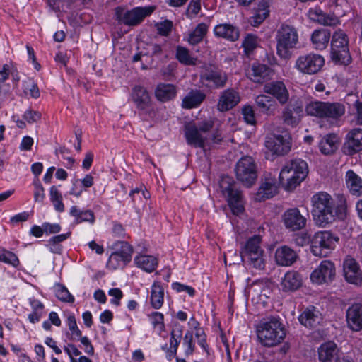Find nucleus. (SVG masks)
Wrapping results in <instances>:
<instances>
[{
    "mask_svg": "<svg viewBox=\"0 0 362 362\" xmlns=\"http://www.w3.org/2000/svg\"><path fill=\"white\" fill-rule=\"evenodd\" d=\"M272 69L267 65L262 64H253L247 70V76L255 83H263L267 80L272 74Z\"/></svg>",
    "mask_w": 362,
    "mask_h": 362,
    "instance_id": "nucleus-30",
    "label": "nucleus"
},
{
    "mask_svg": "<svg viewBox=\"0 0 362 362\" xmlns=\"http://www.w3.org/2000/svg\"><path fill=\"white\" fill-rule=\"evenodd\" d=\"M56 297L61 301L66 303H74V298L69 293L68 289L60 284H57L54 286Z\"/></svg>",
    "mask_w": 362,
    "mask_h": 362,
    "instance_id": "nucleus-47",
    "label": "nucleus"
},
{
    "mask_svg": "<svg viewBox=\"0 0 362 362\" xmlns=\"http://www.w3.org/2000/svg\"><path fill=\"white\" fill-rule=\"evenodd\" d=\"M242 114L244 120L249 124H255L256 123L254 110L251 106H245L242 110Z\"/></svg>",
    "mask_w": 362,
    "mask_h": 362,
    "instance_id": "nucleus-57",
    "label": "nucleus"
},
{
    "mask_svg": "<svg viewBox=\"0 0 362 362\" xmlns=\"http://www.w3.org/2000/svg\"><path fill=\"white\" fill-rule=\"evenodd\" d=\"M346 320L352 330L359 331L362 329V304L355 303L347 309Z\"/></svg>",
    "mask_w": 362,
    "mask_h": 362,
    "instance_id": "nucleus-27",
    "label": "nucleus"
},
{
    "mask_svg": "<svg viewBox=\"0 0 362 362\" xmlns=\"http://www.w3.org/2000/svg\"><path fill=\"white\" fill-rule=\"evenodd\" d=\"M131 95L138 109L144 110L150 107L151 104V97L145 88L141 86H136L132 89Z\"/></svg>",
    "mask_w": 362,
    "mask_h": 362,
    "instance_id": "nucleus-28",
    "label": "nucleus"
},
{
    "mask_svg": "<svg viewBox=\"0 0 362 362\" xmlns=\"http://www.w3.org/2000/svg\"><path fill=\"white\" fill-rule=\"evenodd\" d=\"M347 35L341 30L336 31L331 42V59L337 64L347 65L351 62Z\"/></svg>",
    "mask_w": 362,
    "mask_h": 362,
    "instance_id": "nucleus-8",
    "label": "nucleus"
},
{
    "mask_svg": "<svg viewBox=\"0 0 362 362\" xmlns=\"http://www.w3.org/2000/svg\"><path fill=\"white\" fill-rule=\"evenodd\" d=\"M81 342L84 346V351L88 356H93L94 354V348L92 346L90 341L87 337H81Z\"/></svg>",
    "mask_w": 362,
    "mask_h": 362,
    "instance_id": "nucleus-63",
    "label": "nucleus"
},
{
    "mask_svg": "<svg viewBox=\"0 0 362 362\" xmlns=\"http://www.w3.org/2000/svg\"><path fill=\"white\" fill-rule=\"evenodd\" d=\"M346 185L351 194L359 197L362 194V180L352 170L346 173Z\"/></svg>",
    "mask_w": 362,
    "mask_h": 362,
    "instance_id": "nucleus-35",
    "label": "nucleus"
},
{
    "mask_svg": "<svg viewBox=\"0 0 362 362\" xmlns=\"http://www.w3.org/2000/svg\"><path fill=\"white\" fill-rule=\"evenodd\" d=\"M34 199L35 202H42L45 197V189L39 180L34 181Z\"/></svg>",
    "mask_w": 362,
    "mask_h": 362,
    "instance_id": "nucleus-56",
    "label": "nucleus"
},
{
    "mask_svg": "<svg viewBox=\"0 0 362 362\" xmlns=\"http://www.w3.org/2000/svg\"><path fill=\"white\" fill-rule=\"evenodd\" d=\"M185 136L187 144L194 147L203 148L207 140L194 123H189L185 125Z\"/></svg>",
    "mask_w": 362,
    "mask_h": 362,
    "instance_id": "nucleus-23",
    "label": "nucleus"
},
{
    "mask_svg": "<svg viewBox=\"0 0 362 362\" xmlns=\"http://www.w3.org/2000/svg\"><path fill=\"white\" fill-rule=\"evenodd\" d=\"M108 294L110 296H112L115 298V299L111 300V303L116 305H118L119 304V300L123 296L122 291L118 288H111L109 290Z\"/></svg>",
    "mask_w": 362,
    "mask_h": 362,
    "instance_id": "nucleus-62",
    "label": "nucleus"
},
{
    "mask_svg": "<svg viewBox=\"0 0 362 362\" xmlns=\"http://www.w3.org/2000/svg\"><path fill=\"white\" fill-rule=\"evenodd\" d=\"M257 334L264 346L272 347L281 344L286 333L279 317H271L259 322L257 327Z\"/></svg>",
    "mask_w": 362,
    "mask_h": 362,
    "instance_id": "nucleus-2",
    "label": "nucleus"
},
{
    "mask_svg": "<svg viewBox=\"0 0 362 362\" xmlns=\"http://www.w3.org/2000/svg\"><path fill=\"white\" fill-rule=\"evenodd\" d=\"M303 115V108L298 103H289L283 110L281 119L288 126L296 127L301 121Z\"/></svg>",
    "mask_w": 362,
    "mask_h": 362,
    "instance_id": "nucleus-19",
    "label": "nucleus"
},
{
    "mask_svg": "<svg viewBox=\"0 0 362 362\" xmlns=\"http://www.w3.org/2000/svg\"><path fill=\"white\" fill-rule=\"evenodd\" d=\"M269 15V4L264 0L259 2L255 8L254 15L250 18V23L253 27H258Z\"/></svg>",
    "mask_w": 362,
    "mask_h": 362,
    "instance_id": "nucleus-33",
    "label": "nucleus"
},
{
    "mask_svg": "<svg viewBox=\"0 0 362 362\" xmlns=\"http://www.w3.org/2000/svg\"><path fill=\"white\" fill-rule=\"evenodd\" d=\"M164 290L158 282L153 283L151 292V304L154 309H159L163 304Z\"/></svg>",
    "mask_w": 362,
    "mask_h": 362,
    "instance_id": "nucleus-42",
    "label": "nucleus"
},
{
    "mask_svg": "<svg viewBox=\"0 0 362 362\" xmlns=\"http://www.w3.org/2000/svg\"><path fill=\"white\" fill-rule=\"evenodd\" d=\"M24 91L26 94H29L33 98L40 97V90L36 83L33 81L28 80L24 82Z\"/></svg>",
    "mask_w": 362,
    "mask_h": 362,
    "instance_id": "nucleus-52",
    "label": "nucleus"
},
{
    "mask_svg": "<svg viewBox=\"0 0 362 362\" xmlns=\"http://www.w3.org/2000/svg\"><path fill=\"white\" fill-rule=\"evenodd\" d=\"M42 115L40 112L31 109L27 110L23 115V119L28 123L32 124L40 120Z\"/></svg>",
    "mask_w": 362,
    "mask_h": 362,
    "instance_id": "nucleus-53",
    "label": "nucleus"
},
{
    "mask_svg": "<svg viewBox=\"0 0 362 362\" xmlns=\"http://www.w3.org/2000/svg\"><path fill=\"white\" fill-rule=\"evenodd\" d=\"M158 33L163 36H168L173 28V23L169 20H165L156 25Z\"/></svg>",
    "mask_w": 362,
    "mask_h": 362,
    "instance_id": "nucleus-54",
    "label": "nucleus"
},
{
    "mask_svg": "<svg viewBox=\"0 0 362 362\" xmlns=\"http://www.w3.org/2000/svg\"><path fill=\"white\" fill-rule=\"evenodd\" d=\"M338 147V137L336 134H330L325 136L319 143L322 153L329 155L334 153Z\"/></svg>",
    "mask_w": 362,
    "mask_h": 362,
    "instance_id": "nucleus-40",
    "label": "nucleus"
},
{
    "mask_svg": "<svg viewBox=\"0 0 362 362\" xmlns=\"http://www.w3.org/2000/svg\"><path fill=\"white\" fill-rule=\"evenodd\" d=\"M172 287L174 290L177 291V292H187L190 296H194L195 294V290L192 287L182 284L178 282L173 283L172 284Z\"/></svg>",
    "mask_w": 362,
    "mask_h": 362,
    "instance_id": "nucleus-61",
    "label": "nucleus"
},
{
    "mask_svg": "<svg viewBox=\"0 0 362 362\" xmlns=\"http://www.w3.org/2000/svg\"><path fill=\"white\" fill-rule=\"evenodd\" d=\"M50 200L54 205V209L58 212L64 211V204L62 202V195L54 185L52 186L49 189Z\"/></svg>",
    "mask_w": 362,
    "mask_h": 362,
    "instance_id": "nucleus-46",
    "label": "nucleus"
},
{
    "mask_svg": "<svg viewBox=\"0 0 362 362\" xmlns=\"http://www.w3.org/2000/svg\"><path fill=\"white\" fill-rule=\"evenodd\" d=\"M264 146L273 155L284 156L291 151V136L288 134H269L265 137Z\"/></svg>",
    "mask_w": 362,
    "mask_h": 362,
    "instance_id": "nucleus-12",
    "label": "nucleus"
},
{
    "mask_svg": "<svg viewBox=\"0 0 362 362\" xmlns=\"http://www.w3.org/2000/svg\"><path fill=\"white\" fill-rule=\"evenodd\" d=\"M42 227H44L45 233L47 234L57 233L61 230V226L58 223H44Z\"/></svg>",
    "mask_w": 362,
    "mask_h": 362,
    "instance_id": "nucleus-64",
    "label": "nucleus"
},
{
    "mask_svg": "<svg viewBox=\"0 0 362 362\" xmlns=\"http://www.w3.org/2000/svg\"><path fill=\"white\" fill-rule=\"evenodd\" d=\"M200 9L201 0H191L186 11V15L189 18H192L199 12Z\"/></svg>",
    "mask_w": 362,
    "mask_h": 362,
    "instance_id": "nucleus-55",
    "label": "nucleus"
},
{
    "mask_svg": "<svg viewBox=\"0 0 362 362\" xmlns=\"http://www.w3.org/2000/svg\"><path fill=\"white\" fill-rule=\"evenodd\" d=\"M342 150L346 155L349 156H352L362 150L361 129H354L346 134Z\"/></svg>",
    "mask_w": 362,
    "mask_h": 362,
    "instance_id": "nucleus-17",
    "label": "nucleus"
},
{
    "mask_svg": "<svg viewBox=\"0 0 362 362\" xmlns=\"http://www.w3.org/2000/svg\"><path fill=\"white\" fill-rule=\"evenodd\" d=\"M0 262L17 267L19 265L18 257L12 252L1 249L0 250Z\"/></svg>",
    "mask_w": 362,
    "mask_h": 362,
    "instance_id": "nucleus-50",
    "label": "nucleus"
},
{
    "mask_svg": "<svg viewBox=\"0 0 362 362\" xmlns=\"http://www.w3.org/2000/svg\"><path fill=\"white\" fill-rule=\"evenodd\" d=\"M338 240L329 231L317 232L311 239V252L315 256L326 257L334 248Z\"/></svg>",
    "mask_w": 362,
    "mask_h": 362,
    "instance_id": "nucleus-11",
    "label": "nucleus"
},
{
    "mask_svg": "<svg viewBox=\"0 0 362 362\" xmlns=\"http://www.w3.org/2000/svg\"><path fill=\"white\" fill-rule=\"evenodd\" d=\"M335 274L334 264L329 260H323L310 274V280L317 285L327 284L333 280Z\"/></svg>",
    "mask_w": 362,
    "mask_h": 362,
    "instance_id": "nucleus-14",
    "label": "nucleus"
},
{
    "mask_svg": "<svg viewBox=\"0 0 362 362\" xmlns=\"http://www.w3.org/2000/svg\"><path fill=\"white\" fill-rule=\"evenodd\" d=\"M176 59L182 64L185 65H195L197 59L192 57L187 48L182 46L176 47Z\"/></svg>",
    "mask_w": 362,
    "mask_h": 362,
    "instance_id": "nucleus-45",
    "label": "nucleus"
},
{
    "mask_svg": "<svg viewBox=\"0 0 362 362\" xmlns=\"http://www.w3.org/2000/svg\"><path fill=\"white\" fill-rule=\"evenodd\" d=\"M264 91L274 97L281 105L286 104L289 100V92L282 81H272L266 83L264 86Z\"/></svg>",
    "mask_w": 362,
    "mask_h": 362,
    "instance_id": "nucleus-20",
    "label": "nucleus"
},
{
    "mask_svg": "<svg viewBox=\"0 0 362 362\" xmlns=\"http://www.w3.org/2000/svg\"><path fill=\"white\" fill-rule=\"evenodd\" d=\"M278 182L272 174H265L258 189L257 199L259 201L273 197L278 192Z\"/></svg>",
    "mask_w": 362,
    "mask_h": 362,
    "instance_id": "nucleus-18",
    "label": "nucleus"
},
{
    "mask_svg": "<svg viewBox=\"0 0 362 362\" xmlns=\"http://www.w3.org/2000/svg\"><path fill=\"white\" fill-rule=\"evenodd\" d=\"M308 173L307 163L302 159H293L281 169L279 182L286 191H291L305 180Z\"/></svg>",
    "mask_w": 362,
    "mask_h": 362,
    "instance_id": "nucleus-3",
    "label": "nucleus"
},
{
    "mask_svg": "<svg viewBox=\"0 0 362 362\" xmlns=\"http://www.w3.org/2000/svg\"><path fill=\"white\" fill-rule=\"evenodd\" d=\"M116 246H119L120 247L112 255V257H120L124 262H130L133 252L132 246L124 241L117 243Z\"/></svg>",
    "mask_w": 362,
    "mask_h": 362,
    "instance_id": "nucleus-44",
    "label": "nucleus"
},
{
    "mask_svg": "<svg viewBox=\"0 0 362 362\" xmlns=\"http://www.w3.org/2000/svg\"><path fill=\"white\" fill-rule=\"evenodd\" d=\"M214 33L216 37L224 38L231 42L238 40L240 37L238 28L229 23H222L216 25L214 28Z\"/></svg>",
    "mask_w": 362,
    "mask_h": 362,
    "instance_id": "nucleus-29",
    "label": "nucleus"
},
{
    "mask_svg": "<svg viewBox=\"0 0 362 362\" xmlns=\"http://www.w3.org/2000/svg\"><path fill=\"white\" fill-rule=\"evenodd\" d=\"M276 40L277 54L281 58L288 59L291 57L289 50L298 43L297 30L293 26L283 24L276 32Z\"/></svg>",
    "mask_w": 362,
    "mask_h": 362,
    "instance_id": "nucleus-6",
    "label": "nucleus"
},
{
    "mask_svg": "<svg viewBox=\"0 0 362 362\" xmlns=\"http://www.w3.org/2000/svg\"><path fill=\"white\" fill-rule=\"evenodd\" d=\"M154 10L155 7L152 6L136 7L132 10L117 7L115 8V16L119 23L128 26H136L150 16Z\"/></svg>",
    "mask_w": 362,
    "mask_h": 362,
    "instance_id": "nucleus-9",
    "label": "nucleus"
},
{
    "mask_svg": "<svg viewBox=\"0 0 362 362\" xmlns=\"http://www.w3.org/2000/svg\"><path fill=\"white\" fill-rule=\"evenodd\" d=\"M67 324L69 329L72 332V334H76L78 337H81L82 332L78 328L76 320L74 315H69L67 318Z\"/></svg>",
    "mask_w": 362,
    "mask_h": 362,
    "instance_id": "nucleus-59",
    "label": "nucleus"
},
{
    "mask_svg": "<svg viewBox=\"0 0 362 362\" xmlns=\"http://www.w3.org/2000/svg\"><path fill=\"white\" fill-rule=\"evenodd\" d=\"M240 100L239 93L233 88H228L221 93L217 109L221 112L228 111L236 106Z\"/></svg>",
    "mask_w": 362,
    "mask_h": 362,
    "instance_id": "nucleus-22",
    "label": "nucleus"
},
{
    "mask_svg": "<svg viewBox=\"0 0 362 362\" xmlns=\"http://www.w3.org/2000/svg\"><path fill=\"white\" fill-rule=\"evenodd\" d=\"M205 98L206 95L200 90H192L182 99V107L185 109L195 108L200 105Z\"/></svg>",
    "mask_w": 362,
    "mask_h": 362,
    "instance_id": "nucleus-32",
    "label": "nucleus"
},
{
    "mask_svg": "<svg viewBox=\"0 0 362 362\" xmlns=\"http://www.w3.org/2000/svg\"><path fill=\"white\" fill-rule=\"evenodd\" d=\"M298 257L297 252L286 245L278 247L275 252V260L280 266H291L296 262Z\"/></svg>",
    "mask_w": 362,
    "mask_h": 362,
    "instance_id": "nucleus-24",
    "label": "nucleus"
},
{
    "mask_svg": "<svg viewBox=\"0 0 362 362\" xmlns=\"http://www.w3.org/2000/svg\"><path fill=\"white\" fill-rule=\"evenodd\" d=\"M193 334L191 332L188 331L186 332L183 344L187 346L185 352L187 354H192L194 351V345L193 344Z\"/></svg>",
    "mask_w": 362,
    "mask_h": 362,
    "instance_id": "nucleus-60",
    "label": "nucleus"
},
{
    "mask_svg": "<svg viewBox=\"0 0 362 362\" xmlns=\"http://www.w3.org/2000/svg\"><path fill=\"white\" fill-rule=\"evenodd\" d=\"M340 356L337 344L332 341L322 344L318 348V358L321 362H335Z\"/></svg>",
    "mask_w": 362,
    "mask_h": 362,
    "instance_id": "nucleus-26",
    "label": "nucleus"
},
{
    "mask_svg": "<svg viewBox=\"0 0 362 362\" xmlns=\"http://www.w3.org/2000/svg\"><path fill=\"white\" fill-rule=\"evenodd\" d=\"M283 223L286 228L291 231H296L305 227L307 219L298 208H291L285 211L282 216Z\"/></svg>",
    "mask_w": 362,
    "mask_h": 362,
    "instance_id": "nucleus-15",
    "label": "nucleus"
},
{
    "mask_svg": "<svg viewBox=\"0 0 362 362\" xmlns=\"http://www.w3.org/2000/svg\"><path fill=\"white\" fill-rule=\"evenodd\" d=\"M257 37L252 34H247L243 42L244 52L247 57L253 52L254 49L257 47Z\"/></svg>",
    "mask_w": 362,
    "mask_h": 362,
    "instance_id": "nucleus-48",
    "label": "nucleus"
},
{
    "mask_svg": "<svg viewBox=\"0 0 362 362\" xmlns=\"http://www.w3.org/2000/svg\"><path fill=\"white\" fill-rule=\"evenodd\" d=\"M195 337L197 339L199 345L209 354L208 345L206 343V336L204 330L201 328H198L196 330Z\"/></svg>",
    "mask_w": 362,
    "mask_h": 362,
    "instance_id": "nucleus-58",
    "label": "nucleus"
},
{
    "mask_svg": "<svg viewBox=\"0 0 362 362\" xmlns=\"http://www.w3.org/2000/svg\"><path fill=\"white\" fill-rule=\"evenodd\" d=\"M312 214L316 224L325 227L332 223L337 218L344 219L346 216V207L337 204L330 194L325 192L315 193L311 198Z\"/></svg>",
    "mask_w": 362,
    "mask_h": 362,
    "instance_id": "nucleus-1",
    "label": "nucleus"
},
{
    "mask_svg": "<svg viewBox=\"0 0 362 362\" xmlns=\"http://www.w3.org/2000/svg\"><path fill=\"white\" fill-rule=\"evenodd\" d=\"M182 331L178 330H173L171 332V337L170 339V356H173L175 355L180 341L179 339L181 338Z\"/></svg>",
    "mask_w": 362,
    "mask_h": 362,
    "instance_id": "nucleus-51",
    "label": "nucleus"
},
{
    "mask_svg": "<svg viewBox=\"0 0 362 362\" xmlns=\"http://www.w3.org/2000/svg\"><path fill=\"white\" fill-rule=\"evenodd\" d=\"M255 104L259 111L267 115H274L276 108V103L270 96L266 95H257Z\"/></svg>",
    "mask_w": 362,
    "mask_h": 362,
    "instance_id": "nucleus-36",
    "label": "nucleus"
},
{
    "mask_svg": "<svg viewBox=\"0 0 362 362\" xmlns=\"http://www.w3.org/2000/svg\"><path fill=\"white\" fill-rule=\"evenodd\" d=\"M222 194L228 201L233 214L239 216L244 211V200L242 192L228 176L223 177L220 181Z\"/></svg>",
    "mask_w": 362,
    "mask_h": 362,
    "instance_id": "nucleus-7",
    "label": "nucleus"
},
{
    "mask_svg": "<svg viewBox=\"0 0 362 362\" xmlns=\"http://www.w3.org/2000/svg\"><path fill=\"white\" fill-rule=\"evenodd\" d=\"M308 115L318 118L337 119L345 112V107L339 103L310 101L305 106Z\"/></svg>",
    "mask_w": 362,
    "mask_h": 362,
    "instance_id": "nucleus-5",
    "label": "nucleus"
},
{
    "mask_svg": "<svg viewBox=\"0 0 362 362\" xmlns=\"http://www.w3.org/2000/svg\"><path fill=\"white\" fill-rule=\"evenodd\" d=\"M70 215L74 218V223L76 224L84 221L93 223L95 221L94 213L91 210H80L76 206H71L69 212Z\"/></svg>",
    "mask_w": 362,
    "mask_h": 362,
    "instance_id": "nucleus-41",
    "label": "nucleus"
},
{
    "mask_svg": "<svg viewBox=\"0 0 362 362\" xmlns=\"http://www.w3.org/2000/svg\"><path fill=\"white\" fill-rule=\"evenodd\" d=\"M308 17L311 21L327 26H333L339 23L337 17L334 15H327L320 9H310Z\"/></svg>",
    "mask_w": 362,
    "mask_h": 362,
    "instance_id": "nucleus-31",
    "label": "nucleus"
},
{
    "mask_svg": "<svg viewBox=\"0 0 362 362\" xmlns=\"http://www.w3.org/2000/svg\"><path fill=\"white\" fill-rule=\"evenodd\" d=\"M330 38V33L326 29L315 30L311 36V41L316 49L326 48Z\"/></svg>",
    "mask_w": 362,
    "mask_h": 362,
    "instance_id": "nucleus-39",
    "label": "nucleus"
},
{
    "mask_svg": "<svg viewBox=\"0 0 362 362\" xmlns=\"http://www.w3.org/2000/svg\"><path fill=\"white\" fill-rule=\"evenodd\" d=\"M344 275L346 280L354 284H359L362 281V272L356 261L347 257L344 261Z\"/></svg>",
    "mask_w": 362,
    "mask_h": 362,
    "instance_id": "nucleus-21",
    "label": "nucleus"
},
{
    "mask_svg": "<svg viewBox=\"0 0 362 362\" xmlns=\"http://www.w3.org/2000/svg\"><path fill=\"white\" fill-rule=\"evenodd\" d=\"M325 64L322 56L310 53L300 56L296 61L295 68L304 74H315L319 72Z\"/></svg>",
    "mask_w": 362,
    "mask_h": 362,
    "instance_id": "nucleus-13",
    "label": "nucleus"
},
{
    "mask_svg": "<svg viewBox=\"0 0 362 362\" xmlns=\"http://www.w3.org/2000/svg\"><path fill=\"white\" fill-rule=\"evenodd\" d=\"M261 236L255 235L246 241L240 252L243 261L259 270L265 267L264 250L261 247Z\"/></svg>",
    "mask_w": 362,
    "mask_h": 362,
    "instance_id": "nucleus-4",
    "label": "nucleus"
},
{
    "mask_svg": "<svg viewBox=\"0 0 362 362\" xmlns=\"http://www.w3.org/2000/svg\"><path fill=\"white\" fill-rule=\"evenodd\" d=\"M235 175L238 181L250 187L257 178V168L254 159L250 156L241 158L235 165Z\"/></svg>",
    "mask_w": 362,
    "mask_h": 362,
    "instance_id": "nucleus-10",
    "label": "nucleus"
},
{
    "mask_svg": "<svg viewBox=\"0 0 362 362\" xmlns=\"http://www.w3.org/2000/svg\"><path fill=\"white\" fill-rule=\"evenodd\" d=\"M134 262L136 264L148 272H153L157 265V259L151 255H139L135 257Z\"/></svg>",
    "mask_w": 362,
    "mask_h": 362,
    "instance_id": "nucleus-43",
    "label": "nucleus"
},
{
    "mask_svg": "<svg viewBox=\"0 0 362 362\" xmlns=\"http://www.w3.org/2000/svg\"><path fill=\"white\" fill-rule=\"evenodd\" d=\"M299 322L306 327L315 328L322 320L320 311L313 306L307 308L298 317Z\"/></svg>",
    "mask_w": 362,
    "mask_h": 362,
    "instance_id": "nucleus-25",
    "label": "nucleus"
},
{
    "mask_svg": "<svg viewBox=\"0 0 362 362\" xmlns=\"http://www.w3.org/2000/svg\"><path fill=\"white\" fill-rule=\"evenodd\" d=\"M176 87L173 84L160 83L155 90L156 98L161 102L173 99L176 95Z\"/></svg>",
    "mask_w": 362,
    "mask_h": 362,
    "instance_id": "nucleus-37",
    "label": "nucleus"
},
{
    "mask_svg": "<svg viewBox=\"0 0 362 362\" xmlns=\"http://www.w3.org/2000/svg\"><path fill=\"white\" fill-rule=\"evenodd\" d=\"M209 25L206 23H199L196 28L191 31L186 40L191 45H196L201 42L208 33Z\"/></svg>",
    "mask_w": 362,
    "mask_h": 362,
    "instance_id": "nucleus-38",
    "label": "nucleus"
},
{
    "mask_svg": "<svg viewBox=\"0 0 362 362\" xmlns=\"http://www.w3.org/2000/svg\"><path fill=\"white\" fill-rule=\"evenodd\" d=\"M148 316L151 320L153 328L160 334L165 328L163 315L159 312H153Z\"/></svg>",
    "mask_w": 362,
    "mask_h": 362,
    "instance_id": "nucleus-49",
    "label": "nucleus"
},
{
    "mask_svg": "<svg viewBox=\"0 0 362 362\" xmlns=\"http://www.w3.org/2000/svg\"><path fill=\"white\" fill-rule=\"evenodd\" d=\"M302 285V279L297 272H288L281 281L282 289L284 291H293Z\"/></svg>",
    "mask_w": 362,
    "mask_h": 362,
    "instance_id": "nucleus-34",
    "label": "nucleus"
},
{
    "mask_svg": "<svg viewBox=\"0 0 362 362\" xmlns=\"http://www.w3.org/2000/svg\"><path fill=\"white\" fill-rule=\"evenodd\" d=\"M201 78L203 81L207 82V86L218 89L226 86L228 75L222 70L210 67L202 74Z\"/></svg>",
    "mask_w": 362,
    "mask_h": 362,
    "instance_id": "nucleus-16",
    "label": "nucleus"
}]
</instances>
